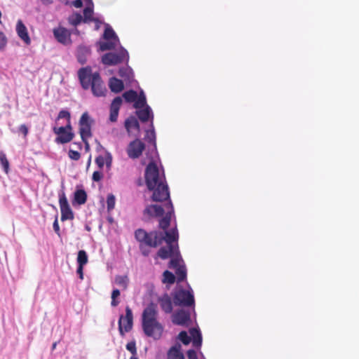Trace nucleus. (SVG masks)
<instances>
[{
  "label": "nucleus",
  "mask_w": 359,
  "mask_h": 359,
  "mask_svg": "<svg viewBox=\"0 0 359 359\" xmlns=\"http://www.w3.org/2000/svg\"><path fill=\"white\" fill-rule=\"evenodd\" d=\"M145 182L149 191H152L154 201L163 202L170 200L168 186L164 174H160L159 169L154 162H150L145 169Z\"/></svg>",
  "instance_id": "obj_1"
},
{
  "label": "nucleus",
  "mask_w": 359,
  "mask_h": 359,
  "mask_svg": "<svg viewBox=\"0 0 359 359\" xmlns=\"http://www.w3.org/2000/svg\"><path fill=\"white\" fill-rule=\"evenodd\" d=\"M164 238L163 241L165 242L166 246L160 248L155 257V259L158 257L161 259L170 258L168 267L175 266L179 261H181L182 257L177 243L179 238L177 228L171 229L169 231H167Z\"/></svg>",
  "instance_id": "obj_2"
},
{
  "label": "nucleus",
  "mask_w": 359,
  "mask_h": 359,
  "mask_svg": "<svg viewBox=\"0 0 359 359\" xmlns=\"http://www.w3.org/2000/svg\"><path fill=\"white\" fill-rule=\"evenodd\" d=\"M157 305L151 302L144 309L142 315V327L147 337L159 339L163 332V325L158 321Z\"/></svg>",
  "instance_id": "obj_3"
},
{
  "label": "nucleus",
  "mask_w": 359,
  "mask_h": 359,
  "mask_svg": "<svg viewBox=\"0 0 359 359\" xmlns=\"http://www.w3.org/2000/svg\"><path fill=\"white\" fill-rule=\"evenodd\" d=\"M77 75L81 86L84 90L91 88L92 93L95 96H105L107 88L99 72L93 73L91 67L86 66L80 68Z\"/></svg>",
  "instance_id": "obj_4"
},
{
  "label": "nucleus",
  "mask_w": 359,
  "mask_h": 359,
  "mask_svg": "<svg viewBox=\"0 0 359 359\" xmlns=\"http://www.w3.org/2000/svg\"><path fill=\"white\" fill-rule=\"evenodd\" d=\"M167 203L165 204L164 208L158 205H150L147 206L144 210V215L148 217H161L165 212L163 217L159 219L158 226L163 230V231H169L167 230L170 224L171 217L174 212L172 202L170 200H165Z\"/></svg>",
  "instance_id": "obj_5"
},
{
  "label": "nucleus",
  "mask_w": 359,
  "mask_h": 359,
  "mask_svg": "<svg viewBox=\"0 0 359 359\" xmlns=\"http://www.w3.org/2000/svg\"><path fill=\"white\" fill-rule=\"evenodd\" d=\"M167 231H151L147 232L143 229H137L135 231V238L140 245H147L150 248H156L161 245Z\"/></svg>",
  "instance_id": "obj_6"
},
{
  "label": "nucleus",
  "mask_w": 359,
  "mask_h": 359,
  "mask_svg": "<svg viewBox=\"0 0 359 359\" xmlns=\"http://www.w3.org/2000/svg\"><path fill=\"white\" fill-rule=\"evenodd\" d=\"M128 60V53L123 48H121L118 53H108L102 57V62L106 65H116Z\"/></svg>",
  "instance_id": "obj_7"
},
{
  "label": "nucleus",
  "mask_w": 359,
  "mask_h": 359,
  "mask_svg": "<svg viewBox=\"0 0 359 359\" xmlns=\"http://www.w3.org/2000/svg\"><path fill=\"white\" fill-rule=\"evenodd\" d=\"M173 302L176 306H191L194 304V297L189 291L181 289L175 292Z\"/></svg>",
  "instance_id": "obj_8"
},
{
  "label": "nucleus",
  "mask_w": 359,
  "mask_h": 359,
  "mask_svg": "<svg viewBox=\"0 0 359 359\" xmlns=\"http://www.w3.org/2000/svg\"><path fill=\"white\" fill-rule=\"evenodd\" d=\"M133 316L132 310L129 306L126 308V316L121 315L118 320V331L121 336H124L125 332H130L133 328Z\"/></svg>",
  "instance_id": "obj_9"
},
{
  "label": "nucleus",
  "mask_w": 359,
  "mask_h": 359,
  "mask_svg": "<svg viewBox=\"0 0 359 359\" xmlns=\"http://www.w3.org/2000/svg\"><path fill=\"white\" fill-rule=\"evenodd\" d=\"M90 119L88 112H84L79 120V133L81 140L88 139L92 136Z\"/></svg>",
  "instance_id": "obj_10"
},
{
  "label": "nucleus",
  "mask_w": 359,
  "mask_h": 359,
  "mask_svg": "<svg viewBox=\"0 0 359 359\" xmlns=\"http://www.w3.org/2000/svg\"><path fill=\"white\" fill-rule=\"evenodd\" d=\"M145 149V144L139 139L130 142L126 151L128 157L132 159L138 158Z\"/></svg>",
  "instance_id": "obj_11"
},
{
  "label": "nucleus",
  "mask_w": 359,
  "mask_h": 359,
  "mask_svg": "<svg viewBox=\"0 0 359 359\" xmlns=\"http://www.w3.org/2000/svg\"><path fill=\"white\" fill-rule=\"evenodd\" d=\"M59 204L61 211V220L65 221L74 219V213L69 205L67 198L64 192L59 196Z\"/></svg>",
  "instance_id": "obj_12"
},
{
  "label": "nucleus",
  "mask_w": 359,
  "mask_h": 359,
  "mask_svg": "<svg viewBox=\"0 0 359 359\" xmlns=\"http://www.w3.org/2000/svg\"><path fill=\"white\" fill-rule=\"evenodd\" d=\"M53 132L57 136L55 140V142L57 144H66L71 142L74 137V134L72 131H65V128L63 126L54 127Z\"/></svg>",
  "instance_id": "obj_13"
},
{
  "label": "nucleus",
  "mask_w": 359,
  "mask_h": 359,
  "mask_svg": "<svg viewBox=\"0 0 359 359\" xmlns=\"http://www.w3.org/2000/svg\"><path fill=\"white\" fill-rule=\"evenodd\" d=\"M53 34L58 42L62 44L71 43L70 32L65 27H58L53 29Z\"/></svg>",
  "instance_id": "obj_14"
},
{
  "label": "nucleus",
  "mask_w": 359,
  "mask_h": 359,
  "mask_svg": "<svg viewBox=\"0 0 359 359\" xmlns=\"http://www.w3.org/2000/svg\"><path fill=\"white\" fill-rule=\"evenodd\" d=\"M190 313L183 309L175 312L172 316V323L175 325H184L190 321Z\"/></svg>",
  "instance_id": "obj_15"
},
{
  "label": "nucleus",
  "mask_w": 359,
  "mask_h": 359,
  "mask_svg": "<svg viewBox=\"0 0 359 359\" xmlns=\"http://www.w3.org/2000/svg\"><path fill=\"white\" fill-rule=\"evenodd\" d=\"M122 98L116 97L110 105L109 120L111 122H116L118 118V111L122 104Z\"/></svg>",
  "instance_id": "obj_16"
},
{
  "label": "nucleus",
  "mask_w": 359,
  "mask_h": 359,
  "mask_svg": "<svg viewBox=\"0 0 359 359\" xmlns=\"http://www.w3.org/2000/svg\"><path fill=\"white\" fill-rule=\"evenodd\" d=\"M169 268L175 270V275L177 277V282L180 283L186 279L187 269L182 257L181 261H179L175 266Z\"/></svg>",
  "instance_id": "obj_17"
},
{
  "label": "nucleus",
  "mask_w": 359,
  "mask_h": 359,
  "mask_svg": "<svg viewBox=\"0 0 359 359\" xmlns=\"http://www.w3.org/2000/svg\"><path fill=\"white\" fill-rule=\"evenodd\" d=\"M16 32L18 36L27 44L29 45L31 39L27 32V29L21 20H18L16 25Z\"/></svg>",
  "instance_id": "obj_18"
},
{
  "label": "nucleus",
  "mask_w": 359,
  "mask_h": 359,
  "mask_svg": "<svg viewBox=\"0 0 359 359\" xmlns=\"http://www.w3.org/2000/svg\"><path fill=\"white\" fill-rule=\"evenodd\" d=\"M161 309L166 313H170L172 311V299L168 294H165L158 298Z\"/></svg>",
  "instance_id": "obj_19"
},
{
  "label": "nucleus",
  "mask_w": 359,
  "mask_h": 359,
  "mask_svg": "<svg viewBox=\"0 0 359 359\" xmlns=\"http://www.w3.org/2000/svg\"><path fill=\"white\" fill-rule=\"evenodd\" d=\"M109 87L111 92L118 93L123 90L124 83L121 79L116 77H111L109 81Z\"/></svg>",
  "instance_id": "obj_20"
},
{
  "label": "nucleus",
  "mask_w": 359,
  "mask_h": 359,
  "mask_svg": "<svg viewBox=\"0 0 359 359\" xmlns=\"http://www.w3.org/2000/svg\"><path fill=\"white\" fill-rule=\"evenodd\" d=\"M168 359H184L180 344L175 345L169 349L168 351Z\"/></svg>",
  "instance_id": "obj_21"
},
{
  "label": "nucleus",
  "mask_w": 359,
  "mask_h": 359,
  "mask_svg": "<svg viewBox=\"0 0 359 359\" xmlns=\"http://www.w3.org/2000/svg\"><path fill=\"white\" fill-rule=\"evenodd\" d=\"M125 128L128 134L131 133L132 129H135L138 133L140 132V124L137 119L133 116H130L125 121Z\"/></svg>",
  "instance_id": "obj_22"
},
{
  "label": "nucleus",
  "mask_w": 359,
  "mask_h": 359,
  "mask_svg": "<svg viewBox=\"0 0 359 359\" xmlns=\"http://www.w3.org/2000/svg\"><path fill=\"white\" fill-rule=\"evenodd\" d=\"M136 114L139 118V119L142 122H147L149 121L151 116V118H153L152 111L151 108L147 105L144 109H138L136 111Z\"/></svg>",
  "instance_id": "obj_23"
},
{
  "label": "nucleus",
  "mask_w": 359,
  "mask_h": 359,
  "mask_svg": "<svg viewBox=\"0 0 359 359\" xmlns=\"http://www.w3.org/2000/svg\"><path fill=\"white\" fill-rule=\"evenodd\" d=\"M190 334L192 337L193 346L196 348L200 347L202 344V336L201 332L196 328H192L190 330Z\"/></svg>",
  "instance_id": "obj_24"
},
{
  "label": "nucleus",
  "mask_w": 359,
  "mask_h": 359,
  "mask_svg": "<svg viewBox=\"0 0 359 359\" xmlns=\"http://www.w3.org/2000/svg\"><path fill=\"white\" fill-rule=\"evenodd\" d=\"M74 201L79 205L84 204L87 201V194L83 189H79L74 192Z\"/></svg>",
  "instance_id": "obj_25"
},
{
  "label": "nucleus",
  "mask_w": 359,
  "mask_h": 359,
  "mask_svg": "<svg viewBox=\"0 0 359 359\" xmlns=\"http://www.w3.org/2000/svg\"><path fill=\"white\" fill-rule=\"evenodd\" d=\"M147 101L146 97L143 92L140 93V95L137 97V100L135 101L133 104V107L135 109H140L142 107H146Z\"/></svg>",
  "instance_id": "obj_26"
},
{
  "label": "nucleus",
  "mask_w": 359,
  "mask_h": 359,
  "mask_svg": "<svg viewBox=\"0 0 359 359\" xmlns=\"http://www.w3.org/2000/svg\"><path fill=\"white\" fill-rule=\"evenodd\" d=\"M88 261V257L86 252L83 250H81L78 252L77 263L79 266H84Z\"/></svg>",
  "instance_id": "obj_27"
},
{
  "label": "nucleus",
  "mask_w": 359,
  "mask_h": 359,
  "mask_svg": "<svg viewBox=\"0 0 359 359\" xmlns=\"http://www.w3.org/2000/svg\"><path fill=\"white\" fill-rule=\"evenodd\" d=\"M123 97L127 102H129V103L135 102V101L137 100V93L136 91H135L133 90H130L126 91L123 94Z\"/></svg>",
  "instance_id": "obj_28"
},
{
  "label": "nucleus",
  "mask_w": 359,
  "mask_h": 359,
  "mask_svg": "<svg viewBox=\"0 0 359 359\" xmlns=\"http://www.w3.org/2000/svg\"><path fill=\"white\" fill-rule=\"evenodd\" d=\"M176 277L175 276L170 272V271H165L163 273V283L173 284L175 282Z\"/></svg>",
  "instance_id": "obj_29"
},
{
  "label": "nucleus",
  "mask_w": 359,
  "mask_h": 359,
  "mask_svg": "<svg viewBox=\"0 0 359 359\" xmlns=\"http://www.w3.org/2000/svg\"><path fill=\"white\" fill-rule=\"evenodd\" d=\"M104 38L106 40H111L119 42L118 36L116 35L114 31L111 28H106L104 32Z\"/></svg>",
  "instance_id": "obj_30"
},
{
  "label": "nucleus",
  "mask_w": 359,
  "mask_h": 359,
  "mask_svg": "<svg viewBox=\"0 0 359 359\" xmlns=\"http://www.w3.org/2000/svg\"><path fill=\"white\" fill-rule=\"evenodd\" d=\"M118 42L107 40V41L102 42L100 44V48L102 51L114 49Z\"/></svg>",
  "instance_id": "obj_31"
},
{
  "label": "nucleus",
  "mask_w": 359,
  "mask_h": 359,
  "mask_svg": "<svg viewBox=\"0 0 359 359\" xmlns=\"http://www.w3.org/2000/svg\"><path fill=\"white\" fill-rule=\"evenodd\" d=\"M115 283L126 290L128 287V278L127 276H117L115 278Z\"/></svg>",
  "instance_id": "obj_32"
},
{
  "label": "nucleus",
  "mask_w": 359,
  "mask_h": 359,
  "mask_svg": "<svg viewBox=\"0 0 359 359\" xmlns=\"http://www.w3.org/2000/svg\"><path fill=\"white\" fill-rule=\"evenodd\" d=\"M0 163L3 166L4 172L8 174L9 171V162L3 151H0Z\"/></svg>",
  "instance_id": "obj_33"
},
{
  "label": "nucleus",
  "mask_w": 359,
  "mask_h": 359,
  "mask_svg": "<svg viewBox=\"0 0 359 359\" xmlns=\"http://www.w3.org/2000/svg\"><path fill=\"white\" fill-rule=\"evenodd\" d=\"M82 21V16L79 13H74L69 18V22L71 25L76 26Z\"/></svg>",
  "instance_id": "obj_34"
},
{
  "label": "nucleus",
  "mask_w": 359,
  "mask_h": 359,
  "mask_svg": "<svg viewBox=\"0 0 359 359\" xmlns=\"http://www.w3.org/2000/svg\"><path fill=\"white\" fill-rule=\"evenodd\" d=\"M116 198L115 196L110 194L107 198V205L108 212H111L115 207Z\"/></svg>",
  "instance_id": "obj_35"
},
{
  "label": "nucleus",
  "mask_w": 359,
  "mask_h": 359,
  "mask_svg": "<svg viewBox=\"0 0 359 359\" xmlns=\"http://www.w3.org/2000/svg\"><path fill=\"white\" fill-rule=\"evenodd\" d=\"M85 53H88V50L86 48H81L77 54V60L81 65L85 64L87 61L84 54Z\"/></svg>",
  "instance_id": "obj_36"
},
{
  "label": "nucleus",
  "mask_w": 359,
  "mask_h": 359,
  "mask_svg": "<svg viewBox=\"0 0 359 359\" xmlns=\"http://www.w3.org/2000/svg\"><path fill=\"white\" fill-rule=\"evenodd\" d=\"M178 338L184 345H188L191 342V337L187 334L186 331L180 332Z\"/></svg>",
  "instance_id": "obj_37"
},
{
  "label": "nucleus",
  "mask_w": 359,
  "mask_h": 359,
  "mask_svg": "<svg viewBox=\"0 0 359 359\" xmlns=\"http://www.w3.org/2000/svg\"><path fill=\"white\" fill-rule=\"evenodd\" d=\"M120 295V291L118 289H114L111 292V305L112 306H116L119 302L116 300V298Z\"/></svg>",
  "instance_id": "obj_38"
},
{
  "label": "nucleus",
  "mask_w": 359,
  "mask_h": 359,
  "mask_svg": "<svg viewBox=\"0 0 359 359\" xmlns=\"http://www.w3.org/2000/svg\"><path fill=\"white\" fill-rule=\"evenodd\" d=\"M126 349L133 354V356H135L137 355V348H136L135 341H132L130 342H128L126 344Z\"/></svg>",
  "instance_id": "obj_39"
},
{
  "label": "nucleus",
  "mask_w": 359,
  "mask_h": 359,
  "mask_svg": "<svg viewBox=\"0 0 359 359\" xmlns=\"http://www.w3.org/2000/svg\"><path fill=\"white\" fill-rule=\"evenodd\" d=\"M93 10L90 7H86L83 10L84 21L91 20L93 17Z\"/></svg>",
  "instance_id": "obj_40"
},
{
  "label": "nucleus",
  "mask_w": 359,
  "mask_h": 359,
  "mask_svg": "<svg viewBox=\"0 0 359 359\" xmlns=\"http://www.w3.org/2000/svg\"><path fill=\"white\" fill-rule=\"evenodd\" d=\"M57 118L58 120L61 119V118H66L67 120V121L69 122L70 118H71V115H70V113L68 111L63 109V110H61L59 112Z\"/></svg>",
  "instance_id": "obj_41"
},
{
  "label": "nucleus",
  "mask_w": 359,
  "mask_h": 359,
  "mask_svg": "<svg viewBox=\"0 0 359 359\" xmlns=\"http://www.w3.org/2000/svg\"><path fill=\"white\" fill-rule=\"evenodd\" d=\"M7 44V38L4 33L0 31V50H4Z\"/></svg>",
  "instance_id": "obj_42"
},
{
  "label": "nucleus",
  "mask_w": 359,
  "mask_h": 359,
  "mask_svg": "<svg viewBox=\"0 0 359 359\" xmlns=\"http://www.w3.org/2000/svg\"><path fill=\"white\" fill-rule=\"evenodd\" d=\"M68 156L72 160L78 161L81 158V154L79 151L70 149L68 152Z\"/></svg>",
  "instance_id": "obj_43"
},
{
  "label": "nucleus",
  "mask_w": 359,
  "mask_h": 359,
  "mask_svg": "<svg viewBox=\"0 0 359 359\" xmlns=\"http://www.w3.org/2000/svg\"><path fill=\"white\" fill-rule=\"evenodd\" d=\"M147 247V245H143L142 244L139 245L141 253L144 257H147L150 254V250Z\"/></svg>",
  "instance_id": "obj_44"
},
{
  "label": "nucleus",
  "mask_w": 359,
  "mask_h": 359,
  "mask_svg": "<svg viewBox=\"0 0 359 359\" xmlns=\"http://www.w3.org/2000/svg\"><path fill=\"white\" fill-rule=\"evenodd\" d=\"M103 177V174L100 171H95L93 173L92 179L95 182H99Z\"/></svg>",
  "instance_id": "obj_45"
},
{
  "label": "nucleus",
  "mask_w": 359,
  "mask_h": 359,
  "mask_svg": "<svg viewBox=\"0 0 359 359\" xmlns=\"http://www.w3.org/2000/svg\"><path fill=\"white\" fill-rule=\"evenodd\" d=\"M95 163L100 168H102L105 163L104 157L102 156H98L95 158Z\"/></svg>",
  "instance_id": "obj_46"
},
{
  "label": "nucleus",
  "mask_w": 359,
  "mask_h": 359,
  "mask_svg": "<svg viewBox=\"0 0 359 359\" xmlns=\"http://www.w3.org/2000/svg\"><path fill=\"white\" fill-rule=\"evenodd\" d=\"M104 157V162L107 167H110L112 163V156L109 152H106V156Z\"/></svg>",
  "instance_id": "obj_47"
},
{
  "label": "nucleus",
  "mask_w": 359,
  "mask_h": 359,
  "mask_svg": "<svg viewBox=\"0 0 359 359\" xmlns=\"http://www.w3.org/2000/svg\"><path fill=\"white\" fill-rule=\"evenodd\" d=\"M53 229L55 231V232L58 235V236H60V226H59V224H58V222H57V217H56L54 222H53Z\"/></svg>",
  "instance_id": "obj_48"
},
{
  "label": "nucleus",
  "mask_w": 359,
  "mask_h": 359,
  "mask_svg": "<svg viewBox=\"0 0 359 359\" xmlns=\"http://www.w3.org/2000/svg\"><path fill=\"white\" fill-rule=\"evenodd\" d=\"M188 359H198L196 352L194 350H189L187 351Z\"/></svg>",
  "instance_id": "obj_49"
},
{
  "label": "nucleus",
  "mask_w": 359,
  "mask_h": 359,
  "mask_svg": "<svg viewBox=\"0 0 359 359\" xmlns=\"http://www.w3.org/2000/svg\"><path fill=\"white\" fill-rule=\"evenodd\" d=\"M19 131L26 137L28 134V128L25 124H22L19 127Z\"/></svg>",
  "instance_id": "obj_50"
},
{
  "label": "nucleus",
  "mask_w": 359,
  "mask_h": 359,
  "mask_svg": "<svg viewBox=\"0 0 359 359\" xmlns=\"http://www.w3.org/2000/svg\"><path fill=\"white\" fill-rule=\"evenodd\" d=\"M76 273L79 274V278L81 280H83V266L78 265V267L76 269Z\"/></svg>",
  "instance_id": "obj_51"
},
{
  "label": "nucleus",
  "mask_w": 359,
  "mask_h": 359,
  "mask_svg": "<svg viewBox=\"0 0 359 359\" xmlns=\"http://www.w3.org/2000/svg\"><path fill=\"white\" fill-rule=\"evenodd\" d=\"M72 5L77 8H81L83 6V2L81 0H75L72 2Z\"/></svg>",
  "instance_id": "obj_52"
},
{
  "label": "nucleus",
  "mask_w": 359,
  "mask_h": 359,
  "mask_svg": "<svg viewBox=\"0 0 359 359\" xmlns=\"http://www.w3.org/2000/svg\"><path fill=\"white\" fill-rule=\"evenodd\" d=\"M85 144V149L86 151H88L90 150V144L88 143V139L82 140Z\"/></svg>",
  "instance_id": "obj_53"
},
{
  "label": "nucleus",
  "mask_w": 359,
  "mask_h": 359,
  "mask_svg": "<svg viewBox=\"0 0 359 359\" xmlns=\"http://www.w3.org/2000/svg\"><path fill=\"white\" fill-rule=\"evenodd\" d=\"M65 128V131H72V128L70 123V121L68 122L66 126H63Z\"/></svg>",
  "instance_id": "obj_54"
},
{
  "label": "nucleus",
  "mask_w": 359,
  "mask_h": 359,
  "mask_svg": "<svg viewBox=\"0 0 359 359\" xmlns=\"http://www.w3.org/2000/svg\"><path fill=\"white\" fill-rule=\"evenodd\" d=\"M127 71L126 69L121 68L118 71L119 76L123 77L125 72Z\"/></svg>",
  "instance_id": "obj_55"
},
{
  "label": "nucleus",
  "mask_w": 359,
  "mask_h": 359,
  "mask_svg": "<svg viewBox=\"0 0 359 359\" xmlns=\"http://www.w3.org/2000/svg\"><path fill=\"white\" fill-rule=\"evenodd\" d=\"M43 4H50L52 2L51 0H41Z\"/></svg>",
  "instance_id": "obj_56"
},
{
  "label": "nucleus",
  "mask_w": 359,
  "mask_h": 359,
  "mask_svg": "<svg viewBox=\"0 0 359 359\" xmlns=\"http://www.w3.org/2000/svg\"><path fill=\"white\" fill-rule=\"evenodd\" d=\"M56 346H57V342H54L52 345V349H55L56 348Z\"/></svg>",
  "instance_id": "obj_57"
},
{
  "label": "nucleus",
  "mask_w": 359,
  "mask_h": 359,
  "mask_svg": "<svg viewBox=\"0 0 359 359\" xmlns=\"http://www.w3.org/2000/svg\"><path fill=\"white\" fill-rule=\"evenodd\" d=\"M150 135L152 136V138L154 140L155 139L154 133L152 131V132H151Z\"/></svg>",
  "instance_id": "obj_58"
},
{
  "label": "nucleus",
  "mask_w": 359,
  "mask_h": 359,
  "mask_svg": "<svg viewBox=\"0 0 359 359\" xmlns=\"http://www.w3.org/2000/svg\"><path fill=\"white\" fill-rule=\"evenodd\" d=\"M130 359H138V358L135 356H132Z\"/></svg>",
  "instance_id": "obj_59"
},
{
  "label": "nucleus",
  "mask_w": 359,
  "mask_h": 359,
  "mask_svg": "<svg viewBox=\"0 0 359 359\" xmlns=\"http://www.w3.org/2000/svg\"><path fill=\"white\" fill-rule=\"evenodd\" d=\"M90 161H91V157L90 156L89 160H88V163H90Z\"/></svg>",
  "instance_id": "obj_60"
}]
</instances>
